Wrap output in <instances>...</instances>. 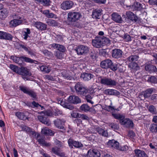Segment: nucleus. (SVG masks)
I'll return each mask as SVG.
<instances>
[{"instance_id":"nucleus-31","label":"nucleus","mask_w":157,"mask_h":157,"mask_svg":"<svg viewBox=\"0 0 157 157\" xmlns=\"http://www.w3.org/2000/svg\"><path fill=\"white\" fill-rule=\"evenodd\" d=\"M23 31V38L25 40H27L28 37H29V35L31 33L30 30L29 28H26L24 29Z\"/></svg>"},{"instance_id":"nucleus-25","label":"nucleus","mask_w":157,"mask_h":157,"mask_svg":"<svg viewBox=\"0 0 157 157\" xmlns=\"http://www.w3.org/2000/svg\"><path fill=\"white\" fill-rule=\"evenodd\" d=\"M51 46L62 52H64L66 50L65 48L63 45L56 43L51 44Z\"/></svg>"},{"instance_id":"nucleus-52","label":"nucleus","mask_w":157,"mask_h":157,"mask_svg":"<svg viewBox=\"0 0 157 157\" xmlns=\"http://www.w3.org/2000/svg\"><path fill=\"white\" fill-rule=\"evenodd\" d=\"M43 1V3L42 4V5L44 6H48L50 5V0H44Z\"/></svg>"},{"instance_id":"nucleus-12","label":"nucleus","mask_w":157,"mask_h":157,"mask_svg":"<svg viewBox=\"0 0 157 157\" xmlns=\"http://www.w3.org/2000/svg\"><path fill=\"white\" fill-rule=\"evenodd\" d=\"M120 123L124 127L128 128H132L133 126V121L128 118H124L123 120H121Z\"/></svg>"},{"instance_id":"nucleus-55","label":"nucleus","mask_w":157,"mask_h":157,"mask_svg":"<svg viewBox=\"0 0 157 157\" xmlns=\"http://www.w3.org/2000/svg\"><path fill=\"white\" fill-rule=\"evenodd\" d=\"M124 38L126 41H130L131 40V38L130 36L127 34H125L124 36Z\"/></svg>"},{"instance_id":"nucleus-36","label":"nucleus","mask_w":157,"mask_h":157,"mask_svg":"<svg viewBox=\"0 0 157 157\" xmlns=\"http://www.w3.org/2000/svg\"><path fill=\"white\" fill-rule=\"evenodd\" d=\"M47 23L48 25L49 26H56L58 25V23L56 21L52 19H49L48 20Z\"/></svg>"},{"instance_id":"nucleus-18","label":"nucleus","mask_w":157,"mask_h":157,"mask_svg":"<svg viewBox=\"0 0 157 157\" xmlns=\"http://www.w3.org/2000/svg\"><path fill=\"white\" fill-rule=\"evenodd\" d=\"M155 89L151 88L146 90L145 91H143L139 95V98H141V96L143 95L144 98H147L149 97L151 94L154 92Z\"/></svg>"},{"instance_id":"nucleus-20","label":"nucleus","mask_w":157,"mask_h":157,"mask_svg":"<svg viewBox=\"0 0 157 157\" xmlns=\"http://www.w3.org/2000/svg\"><path fill=\"white\" fill-rule=\"evenodd\" d=\"M80 77L85 81H88L92 78H94V75L90 73H84L81 74Z\"/></svg>"},{"instance_id":"nucleus-14","label":"nucleus","mask_w":157,"mask_h":157,"mask_svg":"<svg viewBox=\"0 0 157 157\" xmlns=\"http://www.w3.org/2000/svg\"><path fill=\"white\" fill-rule=\"evenodd\" d=\"M22 130L26 132L27 133L31 134L35 136V138H38L40 136L39 134H36V132L32 131V129L26 126H21Z\"/></svg>"},{"instance_id":"nucleus-8","label":"nucleus","mask_w":157,"mask_h":157,"mask_svg":"<svg viewBox=\"0 0 157 157\" xmlns=\"http://www.w3.org/2000/svg\"><path fill=\"white\" fill-rule=\"evenodd\" d=\"M68 143L69 146L71 148H73V146L77 148H80L83 146V145L81 142L75 141L71 139H68Z\"/></svg>"},{"instance_id":"nucleus-4","label":"nucleus","mask_w":157,"mask_h":157,"mask_svg":"<svg viewBox=\"0 0 157 157\" xmlns=\"http://www.w3.org/2000/svg\"><path fill=\"white\" fill-rule=\"evenodd\" d=\"M81 17L80 13L78 12H71L67 14V19L71 22H75L79 20Z\"/></svg>"},{"instance_id":"nucleus-23","label":"nucleus","mask_w":157,"mask_h":157,"mask_svg":"<svg viewBox=\"0 0 157 157\" xmlns=\"http://www.w3.org/2000/svg\"><path fill=\"white\" fill-rule=\"evenodd\" d=\"M9 11L6 8H2L0 9V18L4 19L8 15Z\"/></svg>"},{"instance_id":"nucleus-45","label":"nucleus","mask_w":157,"mask_h":157,"mask_svg":"<svg viewBox=\"0 0 157 157\" xmlns=\"http://www.w3.org/2000/svg\"><path fill=\"white\" fill-rule=\"evenodd\" d=\"M100 82L102 84L108 86V78L105 77L101 78L100 80Z\"/></svg>"},{"instance_id":"nucleus-62","label":"nucleus","mask_w":157,"mask_h":157,"mask_svg":"<svg viewBox=\"0 0 157 157\" xmlns=\"http://www.w3.org/2000/svg\"><path fill=\"white\" fill-rule=\"evenodd\" d=\"M29 50L27 52L31 56H35V55L34 52L30 48L29 49Z\"/></svg>"},{"instance_id":"nucleus-22","label":"nucleus","mask_w":157,"mask_h":157,"mask_svg":"<svg viewBox=\"0 0 157 157\" xmlns=\"http://www.w3.org/2000/svg\"><path fill=\"white\" fill-rule=\"evenodd\" d=\"M112 19L117 22L122 23L123 21L121 16L117 13H114L112 14Z\"/></svg>"},{"instance_id":"nucleus-35","label":"nucleus","mask_w":157,"mask_h":157,"mask_svg":"<svg viewBox=\"0 0 157 157\" xmlns=\"http://www.w3.org/2000/svg\"><path fill=\"white\" fill-rule=\"evenodd\" d=\"M80 109L82 111L87 112L90 111V107L87 104H83L80 106Z\"/></svg>"},{"instance_id":"nucleus-1","label":"nucleus","mask_w":157,"mask_h":157,"mask_svg":"<svg viewBox=\"0 0 157 157\" xmlns=\"http://www.w3.org/2000/svg\"><path fill=\"white\" fill-rule=\"evenodd\" d=\"M108 40L107 37L105 36H97L92 40L93 45L97 48H99L105 44Z\"/></svg>"},{"instance_id":"nucleus-50","label":"nucleus","mask_w":157,"mask_h":157,"mask_svg":"<svg viewBox=\"0 0 157 157\" xmlns=\"http://www.w3.org/2000/svg\"><path fill=\"white\" fill-rule=\"evenodd\" d=\"M81 118V119L83 120L86 121H89L90 119L89 117L86 114L80 113L79 117Z\"/></svg>"},{"instance_id":"nucleus-42","label":"nucleus","mask_w":157,"mask_h":157,"mask_svg":"<svg viewBox=\"0 0 157 157\" xmlns=\"http://www.w3.org/2000/svg\"><path fill=\"white\" fill-rule=\"evenodd\" d=\"M148 110L151 113L153 114H156L157 113L156 110L153 105L150 106L148 108Z\"/></svg>"},{"instance_id":"nucleus-21","label":"nucleus","mask_w":157,"mask_h":157,"mask_svg":"<svg viewBox=\"0 0 157 157\" xmlns=\"http://www.w3.org/2000/svg\"><path fill=\"white\" fill-rule=\"evenodd\" d=\"M23 66H21V71H19L18 74L21 75L22 76V78L24 80L26 79L27 80L26 77L24 76L28 75H29V71L28 69L27 68Z\"/></svg>"},{"instance_id":"nucleus-57","label":"nucleus","mask_w":157,"mask_h":157,"mask_svg":"<svg viewBox=\"0 0 157 157\" xmlns=\"http://www.w3.org/2000/svg\"><path fill=\"white\" fill-rule=\"evenodd\" d=\"M62 53L59 52L56 53L55 56L58 59H61L63 57V55Z\"/></svg>"},{"instance_id":"nucleus-33","label":"nucleus","mask_w":157,"mask_h":157,"mask_svg":"<svg viewBox=\"0 0 157 157\" xmlns=\"http://www.w3.org/2000/svg\"><path fill=\"white\" fill-rule=\"evenodd\" d=\"M15 115L18 118L21 120L24 121L28 119L27 117L25 115L24 113L22 112H17L16 113Z\"/></svg>"},{"instance_id":"nucleus-54","label":"nucleus","mask_w":157,"mask_h":157,"mask_svg":"<svg viewBox=\"0 0 157 157\" xmlns=\"http://www.w3.org/2000/svg\"><path fill=\"white\" fill-rule=\"evenodd\" d=\"M128 148V147L127 145H123L122 146L120 147L119 146V149L118 150L125 151L127 150Z\"/></svg>"},{"instance_id":"nucleus-37","label":"nucleus","mask_w":157,"mask_h":157,"mask_svg":"<svg viewBox=\"0 0 157 157\" xmlns=\"http://www.w3.org/2000/svg\"><path fill=\"white\" fill-rule=\"evenodd\" d=\"M13 38V36L10 33L4 32L3 39L11 40Z\"/></svg>"},{"instance_id":"nucleus-61","label":"nucleus","mask_w":157,"mask_h":157,"mask_svg":"<svg viewBox=\"0 0 157 157\" xmlns=\"http://www.w3.org/2000/svg\"><path fill=\"white\" fill-rule=\"evenodd\" d=\"M56 144L58 147H60L63 146V143L58 140L56 141Z\"/></svg>"},{"instance_id":"nucleus-19","label":"nucleus","mask_w":157,"mask_h":157,"mask_svg":"<svg viewBox=\"0 0 157 157\" xmlns=\"http://www.w3.org/2000/svg\"><path fill=\"white\" fill-rule=\"evenodd\" d=\"M21 56L17 57L16 56H11V59L15 63L18 64L20 66H24L25 65V63L23 62Z\"/></svg>"},{"instance_id":"nucleus-64","label":"nucleus","mask_w":157,"mask_h":157,"mask_svg":"<svg viewBox=\"0 0 157 157\" xmlns=\"http://www.w3.org/2000/svg\"><path fill=\"white\" fill-rule=\"evenodd\" d=\"M65 108L69 109L70 110H72L74 108V107L73 106L71 105L68 103L67 104Z\"/></svg>"},{"instance_id":"nucleus-30","label":"nucleus","mask_w":157,"mask_h":157,"mask_svg":"<svg viewBox=\"0 0 157 157\" xmlns=\"http://www.w3.org/2000/svg\"><path fill=\"white\" fill-rule=\"evenodd\" d=\"M135 153L138 157H147V154L143 151L136 150H135Z\"/></svg>"},{"instance_id":"nucleus-34","label":"nucleus","mask_w":157,"mask_h":157,"mask_svg":"<svg viewBox=\"0 0 157 157\" xmlns=\"http://www.w3.org/2000/svg\"><path fill=\"white\" fill-rule=\"evenodd\" d=\"M113 116L116 119L119 120L120 121L121 120H123L124 118V116L119 113H112Z\"/></svg>"},{"instance_id":"nucleus-6","label":"nucleus","mask_w":157,"mask_h":157,"mask_svg":"<svg viewBox=\"0 0 157 157\" xmlns=\"http://www.w3.org/2000/svg\"><path fill=\"white\" fill-rule=\"evenodd\" d=\"M75 50L78 55H82L87 53L89 51V48L86 46L80 45L76 47Z\"/></svg>"},{"instance_id":"nucleus-56","label":"nucleus","mask_w":157,"mask_h":157,"mask_svg":"<svg viewBox=\"0 0 157 157\" xmlns=\"http://www.w3.org/2000/svg\"><path fill=\"white\" fill-rule=\"evenodd\" d=\"M74 122L77 124V126H79L82 124V121L80 119L76 118L74 120Z\"/></svg>"},{"instance_id":"nucleus-29","label":"nucleus","mask_w":157,"mask_h":157,"mask_svg":"<svg viewBox=\"0 0 157 157\" xmlns=\"http://www.w3.org/2000/svg\"><path fill=\"white\" fill-rule=\"evenodd\" d=\"M118 64L113 63L112 61L109 59V68L112 71H115L117 69Z\"/></svg>"},{"instance_id":"nucleus-7","label":"nucleus","mask_w":157,"mask_h":157,"mask_svg":"<svg viewBox=\"0 0 157 157\" xmlns=\"http://www.w3.org/2000/svg\"><path fill=\"white\" fill-rule=\"evenodd\" d=\"M19 88L24 93L28 94L34 99L36 98V93L32 90L29 89L28 87L23 86H20Z\"/></svg>"},{"instance_id":"nucleus-63","label":"nucleus","mask_w":157,"mask_h":157,"mask_svg":"<svg viewBox=\"0 0 157 157\" xmlns=\"http://www.w3.org/2000/svg\"><path fill=\"white\" fill-rule=\"evenodd\" d=\"M20 46L25 51L27 52L29 50V49H30L29 47H27L25 46L23 44H20Z\"/></svg>"},{"instance_id":"nucleus-3","label":"nucleus","mask_w":157,"mask_h":157,"mask_svg":"<svg viewBox=\"0 0 157 157\" xmlns=\"http://www.w3.org/2000/svg\"><path fill=\"white\" fill-rule=\"evenodd\" d=\"M12 17L14 19L10 21L9 22V24L11 27H16L21 25L22 23L23 20L21 17L18 15L13 14Z\"/></svg>"},{"instance_id":"nucleus-39","label":"nucleus","mask_w":157,"mask_h":157,"mask_svg":"<svg viewBox=\"0 0 157 157\" xmlns=\"http://www.w3.org/2000/svg\"><path fill=\"white\" fill-rule=\"evenodd\" d=\"M100 65L102 68L107 69L108 68V59L102 61L101 62Z\"/></svg>"},{"instance_id":"nucleus-43","label":"nucleus","mask_w":157,"mask_h":157,"mask_svg":"<svg viewBox=\"0 0 157 157\" xmlns=\"http://www.w3.org/2000/svg\"><path fill=\"white\" fill-rule=\"evenodd\" d=\"M129 66L131 68L136 70H137L139 68L137 64L136 63H131L129 64Z\"/></svg>"},{"instance_id":"nucleus-26","label":"nucleus","mask_w":157,"mask_h":157,"mask_svg":"<svg viewBox=\"0 0 157 157\" xmlns=\"http://www.w3.org/2000/svg\"><path fill=\"white\" fill-rule=\"evenodd\" d=\"M101 9L95 10L93 11L92 14V17L95 19L100 18L101 16Z\"/></svg>"},{"instance_id":"nucleus-9","label":"nucleus","mask_w":157,"mask_h":157,"mask_svg":"<svg viewBox=\"0 0 157 157\" xmlns=\"http://www.w3.org/2000/svg\"><path fill=\"white\" fill-rule=\"evenodd\" d=\"M126 17L125 20L127 22L130 21L136 22L138 20V17L133 13L130 11L126 12Z\"/></svg>"},{"instance_id":"nucleus-11","label":"nucleus","mask_w":157,"mask_h":157,"mask_svg":"<svg viewBox=\"0 0 157 157\" xmlns=\"http://www.w3.org/2000/svg\"><path fill=\"white\" fill-rule=\"evenodd\" d=\"M74 5L73 2L71 1H63L61 4V8L63 10H67L71 9Z\"/></svg>"},{"instance_id":"nucleus-60","label":"nucleus","mask_w":157,"mask_h":157,"mask_svg":"<svg viewBox=\"0 0 157 157\" xmlns=\"http://www.w3.org/2000/svg\"><path fill=\"white\" fill-rule=\"evenodd\" d=\"M116 82L114 80L109 79V85L114 86L116 85Z\"/></svg>"},{"instance_id":"nucleus-5","label":"nucleus","mask_w":157,"mask_h":157,"mask_svg":"<svg viewBox=\"0 0 157 157\" xmlns=\"http://www.w3.org/2000/svg\"><path fill=\"white\" fill-rule=\"evenodd\" d=\"M100 152L97 150L91 149L89 150L87 154L82 155V157H100Z\"/></svg>"},{"instance_id":"nucleus-59","label":"nucleus","mask_w":157,"mask_h":157,"mask_svg":"<svg viewBox=\"0 0 157 157\" xmlns=\"http://www.w3.org/2000/svg\"><path fill=\"white\" fill-rule=\"evenodd\" d=\"M48 132V129L47 128H44L41 131L42 133L45 135L47 134Z\"/></svg>"},{"instance_id":"nucleus-53","label":"nucleus","mask_w":157,"mask_h":157,"mask_svg":"<svg viewBox=\"0 0 157 157\" xmlns=\"http://www.w3.org/2000/svg\"><path fill=\"white\" fill-rule=\"evenodd\" d=\"M94 127L96 129V131L99 134L101 135L102 133H103V132L104 130L96 126H94Z\"/></svg>"},{"instance_id":"nucleus-2","label":"nucleus","mask_w":157,"mask_h":157,"mask_svg":"<svg viewBox=\"0 0 157 157\" xmlns=\"http://www.w3.org/2000/svg\"><path fill=\"white\" fill-rule=\"evenodd\" d=\"M75 89L76 93L78 95L84 96L88 92L87 88L81 82H78L75 86Z\"/></svg>"},{"instance_id":"nucleus-38","label":"nucleus","mask_w":157,"mask_h":157,"mask_svg":"<svg viewBox=\"0 0 157 157\" xmlns=\"http://www.w3.org/2000/svg\"><path fill=\"white\" fill-rule=\"evenodd\" d=\"M10 67L14 72L17 73H19L20 70L19 68L18 67L13 64H10Z\"/></svg>"},{"instance_id":"nucleus-10","label":"nucleus","mask_w":157,"mask_h":157,"mask_svg":"<svg viewBox=\"0 0 157 157\" xmlns=\"http://www.w3.org/2000/svg\"><path fill=\"white\" fill-rule=\"evenodd\" d=\"M65 120L63 119H58L54 121L55 125L57 128L62 129H65L64 124Z\"/></svg>"},{"instance_id":"nucleus-51","label":"nucleus","mask_w":157,"mask_h":157,"mask_svg":"<svg viewBox=\"0 0 157 157\" xmlns=\"http://www.w3.org/2000/svg\"><path fill=\"white\" fill-rule=\"evenodd\" d=\"M148 80L153 83H156L157 82V79L154 76H151L148 79Z\"/></svg>"},{"instance_id":"nucleus-32","label":"nucleus","mask_w":157,"mask_h":157,"mask_svg":"<svg viewBox=\"0 0 157 157\" xmlns=\"http://www.w3.org/2000/svg\"><path fill=\"white\" fill-rule=\"evenodd\" d=\"M52 152L60 156H63V154L60 151L59 149L56 147H52Z\"/></svg>"},{"instance_id":"nucleus-44","label":"nucleus","mask_w":157,"mask_h":157,"mask_svg":"<svg viewBox=\"0 0 157 157\" xmlns=\"http://www.w3.org/2000/svg\"><path fill=\"white\" fill-rule=\"evenodd\" d=\"M119 92L116 90L112 89H109V95H118Z\"/></svg>"},{"instance_id":"nucleus-47","label":"nucleus","mask_w":157,"mask_h":157,"mask_svg":"<svg viewBox=\"0 0 157 157\" xmlns=\"http://www.w3.org/2000/svg\"><path fill=\"white\" fill-rule=\"evenodd\" d=\"M40 114H44L45 116H51L52 115V113L51 111L49 110H47L45 111H43L40 112Z\"/></svg>"},{"instance_id":"nucleus-41","label":"nucleus","mask_w":157,"mask_h":157,"mask_svg":"<svg viewBox=\"0 0 157 157\" xmlns=\"http://www.w3.org/2000/svg\"><path fill=\"white\" fill-rule=\"evenodd\" d=\"M138 56L136 55H132L128 58V60L130 62L136 61L138 59Z\"/></svg>"},{"instance_id":"nucleus-28","label":"nucleus","mask_w":157,"mask_h":157,"mask_svg":"<svg viewBox=\"0 0 157 157\" xmlns=\"http://www.w3.org/2000/svg\"><path fill=\"white\" fill-rule=\"evenodd\" d=\"M40 70L44 73H48L51 71V67L49 66L42 65L40 67Z\"/></svg>"},{"instance_id":"nucleus-58","label":"nucleus","mask_w":157,"mask_h":157,"mask_svg":"<svg viewBox=\"0 0 157 157\" xmlns=\"http://www.w3.org/2000/svg\"><path fill=\"white\" fill-rule=\"evenodd\" d=\"M37 141L40 144L42 145L44 142L45 140L44 139V137H42L38 139Z\"/></svg>"},{"instance_id":"nucleus-48","label":"nucleus","mask_w":157,"mask_h":157,"mask_svg":"<svg viewBox=\"0 0 157 157\" xmlns=\"http://www.w3.org/2000/svg\"><path fill=\"white\" fill-rule=\"evenodd\" d=\"M21 58H22L23 61H24L26 62L30 63H33V60L28 57L24 56H21Z\"/></svg>"},{"instance_id":"nucleus-17","label":"nucleus","mask_w":157,"mask_h":157,"mask_svg":"<svg viewBox=\"0 0 157 157\" xmlns=\"http://www.w3.org/2000/svg\"><path fill=\"white\" fill-rule=\"evenodd\" d=\"M34 26L37 29L41 31L46 30L47 27V25L39 21L35 22Z\"/></svg>"},{"instance_id":"nucleus-49","label":"nucleus","mask_w":157,"mask_h":157,"mask_svg":"<svg viewBox=\"0 0 157 157\" xmlns=\"http://www.w3.org/2000/svg\"><path fill=\"white\" fill-rule=\"evenodd\" d=\"M44 77L45 79L49 81H54L55 80L54 78L52 76L48 75H45L44 76Z\"/></svg>"},{"instance_id":"nucleus-24","label":"nucleus","mask_w":157,"mask_h":157,"mask_svg":"<svg viewBox=\"0 0 157 157\" xmlns=\"http://www.w3.org/2000/svg\"><path fill=\"white\" fill-rule=\"evenodd\" d=\"M38 118L40 122L48 126L51 124V122L48 119H47L46 117L42 115H40L38 116Z\"/></svg>"},{"instance_id":"nucleus-15","label":"nucleus","mask_w":157,"mask_h":157,"mask_svg":"<svg viewBox=\"0 0 157 157\" xmlns=\"http://www.w3.org/2000/svg\"><path fill=\"white\" fill-rule=\"evenodd\" d=\"M95 92L94 88L91 87L88 90V93H90V94H88L86 95H85V98L87 102H89L91 104H93L94 102L92 101L91 100L93 97V94Z\"/></svg>"},{"instance_id":"nucleus-16","label":"nucleus","mask_w":157,"mask_h":157,"mask_svg":"<svg viewBox=\"0 0 157 157\" xmlns=\"http://www.w3.org/2000/svg\"><path fill=\"white\" fill-rule=\"evenodd\" d=\"M122 53L123 52L121 50L115 49L112 51V55L113 57L118 59L122 57Z\"/></svg>"},{"instance_id":"nucleus-46","label":"nucleus","mask_w":157,"mask_h":157,"mask_svg":"<svg viewBox=\"0 0 157 157\" xmlns=\"http://www.w3.org/2000/svg\"><path fill=\"white\" fill-rule=\"evenodd\" d=\"M71 116L74 118H79L80 113L75 111H73L71 113Z\"/></svg>"},{"instance_id":"nucleus-40","label":"nucleus","mask_w":157,"mask_h":157,"mask_svg":"<svg viewBox=\"0 0 157 157\" xmlns=\"http://www.w3.org/2000/svg\"><path fill=\"white\" fill-rule=\"evenodd\" d=\"M150 130L152 132H157V124H151L150 128Z\"/></svg>"},{"instance_id":"nucleus-13","label":"nucleus","mask_w":157,"mask_h":157,"mask_svg":"<svg viewBox=\"0 0 157 157\" xmlns=\"http://www.w3.org/2000/svg\"><path fill=\"white\" fill-rule=\"evenodd\" d=\"M68 101L69 103L74 104H77L81 102V99L78 96L71 95L68 98Z\"/></svg>"},{"instance_id":"nucleus-27","label":"nucleus","mask_w":157,"mask_h":157,"mask_svg":"<svg viewBox=\"0 0 157 157\" xmlns=\"http://www.w3.org/2000/svg\"><path fill=\"white\" fill-rule=\"evenodd\" d=\"M111 147L113 148L118 150L119 149V144L114 140L109 141V147Z\"/></svg>"}]
</instances>
